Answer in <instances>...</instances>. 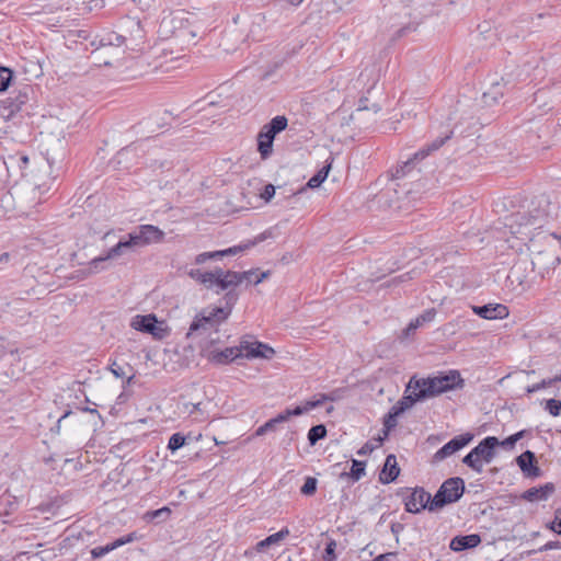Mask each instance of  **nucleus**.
<instances>
[{"label": "nucleus", "mask_w": 561, "mask_h": 561, "mask_svg": "<svg viewBox=\"0 0 561 561\" xmlns=\"http://www.w3.org/2000/svg\"><path fill=\"white\" fill-rule=\"evenodd\" d=\"M187 275L198 282L199 284L204 285L207 289H209V279L211 274L208 272H204L199 268H192L188 271Z\"/></svg>", "instance_id": "31"}, {"label": "nucleus", "mask_w": 561, "mask_h": 561, "mask_svg": "<svg viewBox=\"0 0 561 561\" xmlns=\"http://www.w3.org/2000/svg\"><path fill=\"white\" fill-rule=\"evenodd\" d=\"M551 529L553 531H556L557 534L561 535V518L560 519L557 518L554 520V523L551 526Z\"/></svg>", "instance_id": "63"}, {"label": "nucleus", "mask_w": 561, "mask_h": 561, "mask_svg": "<svg viewBox=\"0 0 561 561\" xmlns=\"http://www.w3.org/2000/svg\"><path fill=\"white\" fill-rule=\"evenodd\" d=\"M473 438L472 434H463L453 438L450 442L445 444L440 449H438L434 455L435 461H442L447 457H450L459 449L468 445Z\"/></svg>", "instance_id": "15"}, {"label": "nucleus", "mask_w": 561, "mask_h": 561, "mask_svg": "<svg viewBox=\"0 0 561 561\" xmlns=\"http://www.w3.org/2000/svg\"><path fill=\"white\" fill-rule=\"evenodd\" d=\"M520 264H522V263H517V264H515V265L511 268V272H510V275H508V277L516 276V277H517V279H518V282H519V284H522V283H523V280H522V279L518 277V275H517V274H518V272L522 270Z\"/></svg>", "instance_id": "57"}, {"label": "nucleus", "mask_w": 561, "mask_h": 561, "mask_svg": "<svg viewBox=\"0 0 561 561\" xmlns=\"http://www.w3.org/2000/svg\"><path fill=\"white\" fill-rule=\"evenodd\" d=\"M275 186L273 184H267L264 186L263 192L260 194V196L262 199L268 203L275 196Z\"/></svg>", "instance_id": "47"}, {"label": "nucleus", "mask_w": 561, "mask_h": 561, "mask_svg": "<svg viewBox=\"0 0 561 561\" xmlns=\"http://www.w3.org/2000/svg\"><path fill=\"white\" fill-rule=\"evenodd\" d=\"M115 550V545H113V542L104 546V547H96V548H93L91 550V556L93 559H98V558H101L105 554H107L108 552Z\"/></svg>", "instance_id": "42"}, {"label": "nucleus", "mask_w": 561, "mask_h": 561, "mask_svg": "<svg viewBox=\"0 0 561 561\" xmlns=\"http://www.w3.org/2000/svg\"><path fill=\"white\" fill-rule=\"evenodd\" d=\"M206 256V252L197 254L194 259V263L197 265L204 264L206 261H208Z\"/></svg>", "instance_id": "60"}, {"label": "nucleus", "mask_w": 561, "mask_h": 561, "mask_svg": "<svg viewBox=\"0 0 561 561\" xmlns=\"http://www.w3.org/2000/svg\"><path fill=\"white\" fill-rule=\"evenodd\" d=\"M503 96V92L500 90V83L492 84V88L483 93V102L486 105L496 103Z\"/></svg>", "instance_id": "30"}, {"label": "nucleus", "mask_w": 561, "mask_h": 561, "mask_svg": "<svg viewBox=\"0 0 561 561\" xmlns=\"http://www.w3.org/2000/svg\"><path fill=\"white\" fill-rule=\"evenodd\" d=\"M238 299L239 291L231 288L222 296L224 306L203 309L191 322L186 339L197 340L202 351H207L208 346L219 341L218 327L229 318Z\"/></svg>", "instance_id": "1"}, {"label": "nucleus", "mask_w": 561, "mask_h": 561, "mask_svg": "<svg viewBox=\"0 0 561 561\" xmlns=\"http://www.w3.org/2000/svg\"><path fill=\"white\" fill-rule=\"evenodd\" d=\"M412 31H415V26L413 25H405L401 28H399L396 34H394V39L397 38H401L403 37L404 35H407L408 33L412 32Z\"/></svg>", "instance_id": "52"}, {"label": "nucleus", "mask_w": 561, "mask_h": 561, "mask_svg": "<svg viewBox=\"0 0 561 561\" xmlns=\"http://www.w3.org/2000/svg\"><path fill=\"white\" fill-rule=\"evenodd\" d=\"M227 270H224L221 267H215L213 271H209L208 273L211 274L209 279V289H214V282L220 278H224L225 272Z\"/></svg>", "instance_id": "48"}, {"label": "nucleus", "mask_w": 561, "mask_h": 561, "mask_svg": "<svg viewBox=\"0 0 561 561\" xmlns=\"http://www.w3.org/2000/svg\"><path fill=\"white\" fill-rule=\"evenodd\" d=\"M130 240L136 247H145L151 243H159L164 238V232L153 225H140L136 230L129 232Z\"/></svg>", "instance_id": "10"}, {"label": "nucleus", "mask_w": 561, "mask_h": 561, "mask_svg": "<svg viewBox=\"0 0 561 561\" xmlns=\"http://www.w3.org/2000/svg\"><path fill=\"white\" fill-rule=\"evenodd\" d=\"M528 249L531 253L533 272L541 278H546L554 271L557 264H561L558 249H561V234L550 231H540L530 237Z\"/></svg>", "instance_id": "3"}, {"label": "nucleus", "mask_w": 561, "mask_h": 561, "mask_svg": "<svg viewBox=\"0 0 561 561\" xmlns=\"http://www.w3.org/2000/svg\"><path fill=\"white\" fill-rule=\"evenodd\" d=\"M523 436V432H518L514 435H511L507 437L504 442H502V445H510L513 446L518 439H520Z\"/></svg>", "instance_id": "53"}, {"label": "nucleus", "mask_w": 561, "mask_h": 561, "mask_svg": "<svg viewBox=\"0 0 561 561\" xmlns=\"http://www.w3.org/2000/svg\"><path fill=\"white\" fill-rule=\"evenodd\" d=\"M357 111H369V105H368V99L367 98H360L359 99Z\"/></svg>", "instance_id": "58"}, {"label": "nucleus", "mask_w": 561, "mask_h": 561, "mask_svg": "<svg viewBox=\"0 0 561 561\" xmlns=\"http://www.w3.org/2000/svg\"><path fill=\"white\" fill-rule=\"evenodd\" d=\"M412 278H413L412 272H407V273L393 278L392 282L393 283H403V282L410 280Z\"/></svg>", "instance_id": "56"}, {"label": "nucleus", "mask_w": 561, "mask_h": 561, "mask_svg": "<svg viewBox=\"0 0 561 561\" xmlns=\"http://www.w3.org/2000/svg\"><path fill=\"white\" fill-rule=\"evenodd\" d=\"M472 312L486 320L505 319L508 317V308L503 304H486L483 306H471Z\"/></svg>", "instance_id": "14"}, {"label": "nucleus", "mask_w": 561, "mask_h": 561, "mask_svg": "<svg viewBox=\"0 0 561 561\" xmlns=\"http://www.w3.org/2000/svg\"><path fill=\"white\" fill-rule=\"evenodd\" d=\"M31 92L32 88L28 85H25L21 90H14L12 92V95L4 101V103L7 104L5 107L9 110V115H13L14 113L22 110V106L25 105L30 100Z\"/></svg>", "instance_id": "16"}, {"label": "nucleus", "mask_w": 561, "mask_h": 561, "mask_svg": "<svg viewBox=\"0 0 561 561\" xmlns=\"http://www.w3.org/2000/svg\"><path fill=\"white\" fill-rule=\"evenodd\" d=\"M335 548H336L335 540H330V542L327 545L325 553L323 556L324 561H335L336 560Z\"/></svg>", "instance_id": "46"}, {"label": "nucleus", "mask_w": 561, "mask_h": 561, "mask_svg": "<svg viewBox=\"0 0 561 561\" xmlns=\"http://www.w3.org/2000/svg\"><path fill=\"white\" fill-rule=\"evenodd\" d=\"M453 136V130L446 131L443 136L436 137L431 144H427L417 150L411 158L398 164L392 171L391 176L394 180L403 179L412 175L414 172L420 173L421 167H417L423 159L431 152L438 150Z\"/></svg>", "instance_id": "5"}, {"label": "nucleus", "mask_w": 561, "mask_h": 561, "mask_svg": "<svg viewBox=\"0 0 561 561\" xmlns=\"http://www.w3.org/2000/svg\"><path fill=\"white\" fill-rule=\"evenodd\" d=\"M517 463L526 477L537 478L540 476V469L536 465L535 454L526 450L517 457Z\"/></svg>", "instance_id": "17"}, {"label": "nucleus", "mask_w": 561, "mask_h": 561, "mask_svg": "<svg viewBox=\"0 0 561 561\" xmlns=\"http://www.w3.org/2000/svg\"><path fill=\"white\" fill-rule=\"evenodd\" d=\"M333 160H334L333 157L330 156L325 160V164L314 175H312L309 179V181L307 182L306 186L309 187V188H317V187H319L327 180V178L329 175V172L331 170Z\"/></svg>", "instance_id": "24"}, {"label": "nucleus", "mask_w": 561, "mask_h": 561, "mask_svg": "<svg viewBox=\"0 0 561 561\" xmlns=\"http://www.w3.org/2000/svg\"><path fill=\"white\" fill-rule=\"evenodd\" d=\"M300 491L304 495H312L317 491V479L308 477Z\"/></svg>", "instance_id": "38"}, {"label": "nucleus", "mask_w": 561, "mask_h": 561, "mask_svg": "<svg viewBox=\"0 0 561 561\" xmlns=\"http://www.w3.org/2000/svg\"><path fill=\"white\" fill-rule=\"evenodd\" d=\"M500 444L496 437H486L479 443L463 459V463L477 471L482 472L483 465L494 458V449Z\"/></svg>", "instance_id": "6"}, {"label": "nucleus", "mask_w": 561, "mask_h": 561, "mask_svg": "<svg viewBox=\"0 0 561 561\" xmlns=\"http://www.w3.org/2000/svg\"><path fill=\"white\" fill-rule=\"evenodd\" d=\"M136 539V535L135 533H131V534H128L127 536L125 537H122V538H118L116 540L113 541V545H115V549L126 545V543H129L131 541H134Z\"/></svg>", "instance_id": "50"}, {"label": "nucleus", "mask_w": 561, "mask_h": 561, "mask_svg": "<svg viewBox=\"0 0 561 561\" xmlns=\"http://www.w3.org/2000/svg\"><path fill=\"white\" fill-rule=\"evenodd\" d=\"M268 125L271 126V128H273V130H276V133L279 134L280 131L286 129L288 125V119L284 115H277L268 122Z\"/></svg>", "instance_id": "35"}, {"label": "nucleus", "mask_w": 561, "mask_h": 561, "mask_svg": "<svg viewBox=\"0 0 561 561\" xmlns=\"http://www.w3.org/2000/svg\"><path fill=\"white\" fill-rule=\"evenodd\" d=\"M481 543V537L478 534H471L467 536H457L450 541V549L459 552L466 549L476 548Z\"/></svg>", "instance_id": "18"}, {"label": "nucleus", "mask_w": 561, "mask_h": 561, "mask_svg": "<svg viewBox=\"0 0 561 561\" xmlns=\"http://www.w3.org/2000/svg\"><path fill=\"white\" fill-rule=\"evenodd\" d=\"M134 149L131 147L123 148L118 151L117 157L118 158H126L130 152H133Z\"/></svg>", "instance_id": "62"}, {"label": "nucleus", "mask_w": 561, "mask_h": 561, "mask_svg": "<svg viewBox=\"0 0 561 561\" xmlns=\"http://www.w3.org/2000/svg\"><path fill=\"white\" fill-rule=\"evenodd\" d=\"M270 274H271L270 271L261 272L260 274H257V271H256L255 274L252 276V282L250 284L259 285L266 278H268Z\"/></svg>", "instance_id": "51"}, {"label": "nucleus", "mask_w": 561, "mask_h": 561, "mask_svg": "<svg viewBox=\"0 0 561 561\" xmlns=\"http://www.w3.org/2000/svg\"><path fill=\"white\" fill-rule=\"evenodd\" d=\"M134 248H136V245L130 240V233H127L126 237L122 238L115 245L106 251L107 257H118L125 252L133 250Z\"/></svg>", "instance_id": "25"}, {"label": "nucleus", "mask_w": 561, "mask_h": 561, "mask_svg": "<svg viewBox=\"0 0 561 561\" xmlns=\"http://www.w3.org/2000/svg\"><path fill=\"white\" fill-rule=\"evenodd\" d=\"M400 473V469L397 463L394 455H389L386 458L383 468L379 474L380 482L387 484L397 479Z\"/></svg>", "instance_id": "20"}, {"label": "nucleus", "mask_w": 561, "mask_h": 561, "mask_svg": "<svg viewBox=\"0 0 561 561\" xmlns=\"http://www.w3.org/2000/svg\"><path fill=\"white\" fill-rule=\"evenodd\" d=\"M273 141L274 139L267 137L266 135H262L261 131L257 135V151L261 154L262 159H267L273 151Z\"/></svg>", "instance_id": "28"}, {"label": "nucleus", "mask_w": 561, "mask_h": 561, "mask_svg": "<svg viewBox=\"0 0 561 561\" xmlns=\"http://www.w3.org/2000/svg\"><path fill=\"white\" fill-rule=\"evenodd\" d=\"M206 255L207 260H216L222 257L221 250L206 252Z\"/></svg>", "instance_id": "59"}, {"label": "nucleus", "mask_w": 561, "mask_h": 561, "mask_svg": "<svg viewBox=\"0 0 561 561\" xmlns=\"http://www.w3.org/2000/svg\"><path fill=\"white\" fill-rule=\"evenodd\" d=\"M171 511L169 507H162L156 511L147 512L144 518L148 522L153 520L154 518L161 517L165 515L167 517L170 515Z\"/></svg>", "instance_id": "44"}, {"label": "nucleus", "mask_w": 561, "mask_h": 561, "mask_svg": "<svg viewBox=\"0 0 561 561\" xmlns=\"http://www.w3.org/2000/svg\"><path fill=\"white\" fill-rule=\"evenodd\" d=\"M108 260H112L111 257H107V253L103 254V255H100L98 257H94L93 260H91V262L89 263L90 265V270L92 272H100L102 270L105 268L104 264L108 261Z\"/></svg>", "instance_id": "37"}, {"label": "nucleus", "mask_w": 561, "mask_h": 561, "mask_svg": "<svg viewBox=\"0 0 561 561\" xmlns=\"http://www.w3.org/2000/svg\"><path fill=\"white\" fill-rule=\"evenodd\" d=\"M256 271H259V270L252 268V270L243 271V272L227 270L225 272L224 277H225V279L229 280L231 288H237L244 280H247L248 283H251L252 276L255 274Z\"/></svg>", "instance_id": "22"}, {"label": "nucleus", "mask_w": 561, "mask_h": 561, "mask_svg": "<svg viewBox=\"0 0 561 561\" xmlns=\"http://www.w3.org/2000/svg\"><path fill=\"white\" fill-rule=\"evenodd\" d=\"M553 492V485L551 483L546 484L541 488H531L527 490L524 497L528 501L546 500L549 494Z\"/></svg>", "instance_id": "27"}, {"label": "nucleus", "mask_w": 561, "mask_h": 561, "mask_svg": "<svg viewBox=\"0 0 561 561\" xmlns=\"http://www.w3.org/2000/svg\"><path fill=\"white\" fill-rule=\"evenodd\" d=\"M365 473V462L359 460H353L351 476L354 480H359Z\"/></svg>", "instance_id": "39"}, {"label": "nucleus", "mask_w": 561, "mask_h": 561, "mask_svg": "<svg viewBox=\"0 0 561 561\" xmlns=\"http://www.w3.org/2000/svg\"><path fill=\"white\" fill-rule=\"evenodd\" d=\"M273 236L271 230H265L262 233L257 234L254 239L245 241L247 245H249V249L252 247H255L256 244L265 241L266 239L271 238Z\"/></svg>", "instance_id": "45"}, {"label": "nucleus", "mask_w": 561, "mask_h": 561, "mask_svg": "<svg viewBox=\"0 0 561 561\" xmlns=\"http://www.w3.org/2000/svg\"><path fill=\"white\" fill-rule=\"evenodd\" d=\"M323 400H327L325 397H322L318 400H310L307 401L304 405L296 407L295 409H287L285 412L278 414L276 417L271 419L266 423H264L262 426L257 427L255 431L256 436H263L270 431H274L276 424L287 421L293 415H301L302 413L320 405Z\"/></svg>", "instance_id": "9"}, {"label": "nucleus", "mask_w": 561, "mask_h": 561, "mask_svg": "<svg viewBox=\"0 0 561 561\" xmlns=\"http://www.w3.org/2000/svg\"><path fill=\"white\" fill-rule=\"evenodd\" d=\"M131 370L133 368L129 365H127V370L124 367L119 366L117 363H113L111 365V373L115 377L122 378L123 385L125 383L124 379H126L127 386H130L133 379L135 378V375L131 374Z\"/></svg>", "instance_id": "29"}, {"label": "nucleus", "mask_w": 561, "mask_h": 561, "mask_svg": "<svg viewBox=\"0 0 561 561\" xmlns=\"http://www.w3.org/2000/svg\"><path fill=\"white\" fill-rule=\"evenodd\" d=\"M396 554L393 552L379 554L374 559V561H387L390 557H394Z\"/></svg>", "instance_id": "64"}, {"label": "nucleus", "mask_w": 561, "mask_h": 561, "mask_svg": "<svg viewBox=\"0 0 561 561\" xmlns=\"http://www.w3.org/2000/svg\"><path fill=\"white\" fill-rule=\"evenodd\" d=\"M546 410L552 416H559L561 414V401L550 399L546 401Z\"/></svg>", "instance_id": "41"}, {"label": "nucleus", "mask_w": 561, "mask_h": 561, "mask_svg": "<svg viewBox=\"0 0 561 561\" xmlns=\"http://www.w3.org/2000/svg\"><path fill=\"white\" fill-rule=\"evenodd\" d=\"M561 381V373L556 375L553 378H550L548 381L542 379L541 381L534 383L533 386H551L552 382Z\"/></svg>", "instance_id": "55"}, {"label": "nucleus", "mask_w": 561, "mask_h": 561, "mask_svg": "<svg viewBox=\"0 0 561 561\" xmlns=\"http://www.w3.org/2000/svg\"><path fill=\"white\" fill-rule=\"evenodd\" d=\"M275 351L267 344L254 340L247 335L241 339L239 345L226 347L225 350H211L208 352V358L211 363L226 365L233 362L248 358H266L274 356Z\"/></svg>", "instance_id": "4"}, {"label": "nucleus", "mask_w": 561, "mask_h": 561, "mask_svg": "<svg viewBox=\"0 0 561 561\" xmlns=\"http://www.w3.org/2000/svg\"><path fill=\"white\" fill-rule=\"evenodd\" d=\"M184 444H185V437L182 436L181 434L176 433L170 437L168 448L171 449L172 451H174V450L179 449L180 447H182Z\"/></svg>", "instance_id": "40"}, {"label": "nucleus", "mask_w": 561, "mask_h": 561, "mask_svg": "<svg viewBox=\"0 0 561 561\" xmlns=\"http://www.w3.org/2000/svg\"><path fill=\"white\" fill-rule=\"evenodd\" d=\"M400 415V413L397 410H391L386 415L383 420V427H385V437H388L389 432L397 426V417Z\"/></svg>", "instance_id": "34"}, {"label": "nucleus", "mask_w": 561, "mask_h": 561, "mask_svg": "<svg viewBox=\"0 0 561 561\" xmlns=\"http://www.w3.org/2000/svg\"><path fill=\"white\" fill-rule=\"evenodd\" d=\"M126 38L123 35H119L115 32L107 33L101 37H95L91 42V46L96 47V49L105 48V47H119L125 43Z\"/></svg>", "instance_id": "21"}, {"label": "nucleus", "mask_w": 561, "mask_h": 561, "mask_svg": "<svg viewBox=\"0 0 561 561\" xmlns=\"http://www.w3.org/2000/svg\"><path fill=\"white\" fill-rule=\"evenodd\" d=\"M436 309L430 308L424 310L419 317L413 319L409 325L404 330L405 336H409L413 333L417 328L422 327L424 323L432 322L436 317Z\"/></svg>", "instance_id": "23"}, {"label": "nucleus", "mask_w": 561, "mask_h": 561, "mask_svg": "<svg viewBox=\"0 0 561 561\" xmlns=\"http://www.w3.org/2000/svg\"><path fill=\"white\" fill-rule=\"evenodd\" d=\"M405 510L410 513H420L422 510L427 508L432 502V496L422 488H416L409 491L404 497Z\"/></svg>", "instance_id": "12"}, {"label": "nucleus", "mask_w": 561, "mask_h": 561, "mask_svg": "<svg viewBox=\"0 0 561 561\" xmlns=\"http://www.w3.org/2000/svg\"><path fill=\"white\" fill-rule=\"evenodd\" d=\"M260 131L262 135H266L267 137H270L272 139H275V136L277 135L276 130H273V128H271L268 123L265 124Z\"/></svg>", "instance_id": "54"}, {"label": "nucleus", "mask_w": 561, "mask_h": 561, "mask_svg": "<svg viewBox=\"0 0 561 561\" xmlns=\"http://www.w3.org/2000/svg\"><path fill=\"white\" fill-rule=\"evenodd\" d=\"M420 386H463V379L458 370L449 369L422 377Z\"/></svg>", "instance_id": "11"}, {"label": "nucleus", "mask_w": 561, "mask_h": 561, "mask_svg": "<svg viewBox=\"0 0 561 561\" xmlns=\"http://www.w3.org/2000/svg\"><path fill=\"white\" fill-rule=\"evenodd\" d=\"M146 167L152 171H169L174 167L172 160L161 157L156 150L150 151L145 162Z\"/></svg>", "instance_id": "19"}, {"label": "nucleus", "mask_w": 561, "mask_h": 561, "mask_svg": "<svg viewBox=\"0 0 561 561\" xmlns=\"http://www.w3.org/2000/svg\"><path fill=\"white\" fill-rule=\"evenodd\" d=\"M422 378H419L417 375L411 376L408 382L404 383V386H416L421 385Z\"/></svg>", "instance_id": "61"}, {"label": "nucleus", "mask_w": 561, "mask_h": 561, "mask_svg": "<svg viewBox=\"0 0 561 561\" xmlns=\"http://www.w3.org/2000/svg\"><path fill=\"white\" fill-rule=\"evenodd\" d=\"M9 159L12 163H16L21 171H24L30 163L28 156L23 152H18L14 156H10Z\"/></svg>", "instance_id": "36"}, {"label": "nucleus", "mask_w": 561, "mask_h": 561, "mask_svg": "<svg viewBox=\"0 0 561 561\" xmlns=\"http://www.w3.org/2000/svg\"><path fill=\"white\" fill-rule=\"evenodd\" d=\"M549 201L545 196L531 199L527 210L512 213L505 217V227L520 240H528L537 236L548 222L547 206Z\"/></svg>", "instance_id": "2"}, {"label": "nucleus", "mask_w": 561, "mask_h": 561, "mask_svg": "<svg viewBox=\"0 0 561 561\" xmlns=\"http://www.w3.org/2000/svg\"><path fill=\"white\" fill-rule=\"evenodd\" d=\"M327 435V428L324 425L312 426L308 433V439L310 445H314L318 440L324 438Z\"/></svg>", "instance_id": "33"}, {"label": "nucleus", "mask_w": 561, "mask_h": 561, "mask_svg": "<svg viewBox=\"0 0 561 561\" xmlns=\"http://www.w3.org/2000/svg\"><path fill=\"white\" fill-rule=\"evenodd\" d=\"M214 288L217 294L221 291H228L231 289V286L229 284V280L224 278L217 279L214 282Z\"/></svg>", "instance_id": "49"}, {"label": "nucleus", "mask_w": 561, "mask_h": 561, "mask_svg": "<svg viewBox=\"0 0 561 561\" xmlns=\"http://www.w3.org/2000/svg\"><path fill=\"white\" fill-rule=\"evenodd\" d=\"M448 388H407L405 394L392 407L400 414L410 409L414 403L435 398Z\"/></svg>", "instance_id": "8"}, {"label": "nucleus", "mask_w": 561, "mask_h": 561, "mask_svg": "<svg viewBox=\"0 0 561 561\" xmlns=\"http://www.w3.org/2000/svg\"><path fill=\"white\" fill-rule=\"evenodd\" d=\"M13 70L8 67L0 66V92H4L9 89L13 80Z\"/></svg>", "instance_id": "32"}, {"label": "nucleus", "mask_w": 561, "mask_h": 561, "mask_svg": "<svg viewBox=\"0 0 561 561\" xmlns=\"http://www.w3.org/2000/svg\"><path fill=\"white\" fill-rule=\"evenodd\" d=\"M130 327L136 331H140L144 333H149L153 337L161 339L163 334L161 333L160 328L158 327L157 316L153 313L140 316L137 314L131 319Z\"/></svg>", "instance_id": "13"}, {"label": "nucleus", "mask_w": 561, "mask_h": 561, "mask_svg": "<svg viewBox=\"0 0 561 561\" xmlns=\"http://www.w3.org/2000/svg\"><path fill=\"white\" fill-rule=\"evenodd\" d=\"M245 250H249V245H247V243L244 241L238 245H233L228 249L221 250V253H222V257H224V256L236 255L238 253L244 252Z\"/></svg>", "instance_id": "43"}, {"label": "nucleus", "mask_w": 561, "mask_h": 561, "mask_svg": "<svg viewBox=\"0 0 561 561\" xmlns=\"http://www.w3.org/2000/svg\"><path fill=\"white\" fill-rule=\"evenodd\" d=\"M289 535V530L287 528H283L282 530L266 537L265 539L259 541L255 546V550L257 552H262L265 549L278 545Z\"/></svg>", "instance_id": "26"}, {"label": "nucleus", "mask_w": 561, "mask_h": 561, "mask_svg": "<svg viewBox=\"0 0 561 561\" xmlns=\"http://www.w3.org/2000/svg\"><path fill=\"white\" fill-rule=\"evenodd\" d=\"M465 491V482L461 478H450L446 480L432 499L428 511L433 512L442 508L446 504L458 501Z\"/></svg>", "instance_id": "7"}]
</instances>
